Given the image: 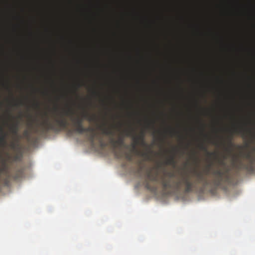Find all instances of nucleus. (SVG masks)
<instances>
[{
	"instance_id": "f03ea898",
	"label": "nucleus",
	"mask_w": 255,
	"mask_h": 255,
	"mask_svg": "<svg viewBox=\"0 0 255 255\" xmlns=\"http://www.w3.org/2000/svg\"><path fill=\"white\" fill-rule=\"evenodd\" d=\"M75 112L71 108H68L60 112L57 115L54 119L56 124L50 122L48 119L44 120L40 124L41 129L43 132H47L49 130H54L55 131H60L61 128H65L68 123L65 116L69 117L73 123L75 127V131L79 133L82 134L85 132L86 130H90L91 129L90 127L84 128L83 126V119H87L89 122H95L97 121V117L95 115H91L87 111L83 112L82 117H74Z\"/></svg>"
},
{
	"instance_id": "5701e85b",
	"label": "nucleus",
	"mask_w": 255,
	"mask_h": 255,
	"mask_svg": "<svg viewBox=\"0 0 255 255\" xmlns=\"http://www.w3.org/2000/svg\"><path fill=\"white\" fill-rule=\"evenodd\" d=\"M169 132L171 135H173L175 133H176L177 132H175L174 130H170L169 131Z\"/></svg>"
},
{
	"instance_id": "a878e982",
	"label": "nucleus",
	"mask_w": 255,
	"mask_h": 255,
	"mask_svg": "<svg viewBox=\"0 0 255 255\" xmlns=\"http://www.w3.org/2000/svg\"><path fill=\"white\" fill-rule=\"evenodd\" d=\"M193 157H194V160L196 162L198 161V158L196 157V156L195 155V153H194L193 154Z\"/></svg>"
},
{
	"instance_id": "c85d7f7f",
	"label": "nucleus",
	"mask_w": 255,
	"mask_h": 255,
	"mask_svg": "<svg viewBox=\"0 0 255 255\" xmlns=\"http://www.w3.org/2000/svg\"><path fill=\"white\" fill-rule=\"evenodd\" d=\"M238 147L239 149H241V150H242V149H243V146H241V145H238Z\"/></svg>"
},
{
	"instance_id": "f3484780",
	"label": "nucleus",
	"mask_w": 255,
	"mask_h": 255,
	"mask_svg": "<svg viewBox=\"0 0 255 255\" xmlns=\"http://www.w3.org/2000/svg\"><path fill=\"white\" fill-rule=\"evenodd\" d=\"M18 140V139H17L16 141H12L10 143L9 146L12 149L15 150L19 147Z\"/></svg>"
},
{
	"instance_id": "393cba45",
	"label": "nucleus",
	"mask_w": 255,
	"mask_h": 255,
	"mask_svg": "<svg viewBox=\"0 0 255 255\" xmlns=\"http://www.w3.org/2000/svg\"><path fill=\"white\" fill-rule=\"evenodd\" d=\"M100 145L102 147H105L106 146L105 143L104 142H103L102 140H101L100 141Z\"/></svg>"
},
{
	"instance_id": "9d476101",
	"label": "nucleus",
	"mask_w": 255,
	"mask_h": 255,
	"mask_svg": "<svg viewBox=\"0 0 255 255\" xmlns=\"http://www.w3.org/2000/svg\"><path fill=\"white\" fill-rule=\"evenodd\" d=\"M90 128L91 129V130H86L85 131V132H89L88 134V140L93 144L94 143L97 134L94 128L90 127Z\"/></svg>"
},
{
	"instance_id": "bb28decb",
	"label": "nucleus",
	"mask_w": 255,
	"mask_h": 255,
	"mask_svg": "<svg viewBox=\"0 0 255 255\" xmlns=\"http://www.w3.org/2000/svg\"><path fill=\"white\" fill-rule=\"evenodd\" d=\"M219 162L220 164H222V165H224L225 164V163H224V161L223 160H219Z\"/></svg>"
},
{
	"instance_id": "0eeeda50",
	"label": "nucleus",
	"mask_w": 255,
	"mask_h": 255,
	"mask_svg": "<svg viewBox=\"0 0 255 255\" xmlns=\"http://www.w3.org/2000/svg\"><path fill=\"white\" fill-rule=\"evenodd\" d=\"M233 130L235 133L241 134L243 138H247L248 136V133H250V135H252L250 130L247 131L242 127H235Z\"/></svg>"
},
{
	"instance_id": "7c9ffc66",
	"label": "nucleus",
	"mask_w": 255,
	"mask_h": 255,
	"mask_svg": "<svg viewBox=\"0 0 255 255\" xmlns=\"http://www.w3.org/2000/svg\"><path fill=\"white\" fill-rule=\"evenodd\" d=\"M213 144H214L215 145H218V143L217 142H214Z\"/></svg>"
},
{
	"instance_id": "c756f323",
	"label": "nucleus",
	"mask_w": 255,
	"mask_h": 255,
	"mask_svg": "<svg viewBox=\"0 0 255 255\" xmlns=\"http://www.w3.org/2000/svg\"><path fill=\"white\" fill-rule=\"evenodd\" d=\"M35 106L37 108H39V104L37 103L35 104Z\"/></svg>"
},
{
	"instance_id": "39448f33",
	"label": "nucleus",
	"mask_w": 255,
	"mask_h": 255,
	"mask_svg": "<svg viewBox=\"0 0 255 255\" xmlns=\"http://www.w3.org/2000/svg\"><path fill=\"white\" fill-rule=\"evenodd\" d=\"M212 174L214 175L212 183L215 188L221 186L222 184L228 182L229 180L228 171H223L218 169L212 171Z\"/></svg>"
},
{
	"instance_id": "9b49d317",
	"label": "nucleus",
	"mask_w": 255,
	"mask_h": 255,
	"mask_svg": "<svg viewBox=\"0 0 255 255\" xmlns=\"http://www.w3.org/2000/svg\"><path fill=\"white\" fill-rule=\"evenodd\" d=\"M200 148L202 150L206 151L207 156L209 158L214 157L215 159L218 158V154L216 152H209L208 151L207 148L206 146L203 144H201L200 145Z\"/></svg>"
},
{
	"instance_id": "423d86ee",
	"label": "nucleus",
	"mask_w": 255,
	"mask_h": 255,
	"mask_svg": "<svg viewBox=\"0 0 255 255\" xmlns=\"http://www.w3.org/2000/svg\"><path fill=\"white\" fill-rule=\"evenodd\" d=\"M110 143H111L113 148L115 156L118 158L122 157L121 153L115 150V148L118 147L122 146L124 143V139L123 137H120L118 139L115 140L113 137L110 139Z\"/></svg>"
},
{
	"instance_id": "dca6fc26",
	"label": "nucleus",
	"mask_w": 255,
	"mask_h": 255,
	"mask_svg": "<svg viewBox=\"0 0 255 255\" xmlns=\"http://www.w3.org/2000/svg\"><path fill=\"white\" fill-rule=\"evenodd\" d=\"M138 145H141L145 148V151H141V152H149V148H150V150H152V145L148 144L145 141V139L139 141Z\"/></svg>"
},
{
	"instance_id": "4be33fe9",
	"label": "nucleus",
	"mask_w": 255,
	"mask_h": 255,
	"mask_svg": "<svg viewBox=\"0 0 255 255\" xmlns=\"http://www.w3.org/2000/svg\"><path fill=\"white\" fill-rule=\"evenodd\" d=\"M161 165H162V163L160 162H158L157 163V167H156V169L157 170L158 168H159L160 167H161Z\"/></svg>"
},
{
	"instance_id": "ddd939ff",
	"label": "nucleus",
	"mask_w": 255,
	"mask_h": 255,
	"mask_svg": "<svg viewBox=\"0 0 255 255\" xmlns=\"http://www.w3.org/2000/svg\"><path fill=\"white\" fill-rule=\"evenodd\" d=\"M101 130H102L103 133L105 135H110L111 136H113L114 135V132L110 128L103 127L101 128Z\"/></svg>"
},
{
	"instance_id": "412c9836",
	"label": "nucleus",
	"mask_w": 255,
	"mask_h": 255,
	"mask_svg": "<svg viewBox=\"0 0 255 255\" xmlns=\"http://www.w3.org/2000/svg\"><path fill=\"white\" fill-rule=\"evenodd\" d=\"M126 158L129 160V161H131V159H132V157H131V155H130L129 154H127L126 155Z\"/></svg>"
},
{
	"instance_id": "6e6552de",
	"label": "nucleus",
	"mask_w": 255,
	"mask_h": 255,
	"mask_svg": "<svg viewBox=\"0 0 255 255\" xmlns=\"http://www.w3.org/2000/svg\"><path fill=\"white\" fill-rule=\"evenodd\" d=\"M7 133L6 132L3 128L0 126V145L2 146H5L6 145V138Z\"/></svg>"
},
{
	"instance_id": "1a4fd4ad",
	"label": "nucleus",
	"mask_w": 255,
	"mask_h": 255,
	"mask_svg": "<svg viewBox=\"0 0 255 255\" xmlns=\"http://www.w3.org/2000/svg\"><path fill=\"white\" fill-rule=\"evenodd\" d=\"M164 164L167 165H172L173 166H175L176 164L175 153H173L168 156L164 162Z\"/></svg>"
},
{
	"instance_id": "473e14b6",
	"label": "nucleus",
	"mask_w": 255,
	"mask_h": 255,
	"mask_svg": "<svg viewBox=\"0 0 255 255\" xmlns=\"http://www.w3.org/2000/svg\"><path fill=\"white\" fill-rule=\"evenodd\" d=\"M0 105H1V103H0Z\"/></svg>"
},
{
	"instance_id": "2f4dec72",
	"label": "nucleus",
	"mask_w": 255,
	"mask_h": 255,
	"mask_svg": "<svg viewBox=\"0 0 255 255\" xmlns=\"http://www.w3.org/2000/svg\"><path fill=\"white\" fill-rule=\"evenodd\" d=\"M80 87V85H78V88H79Z\"/></svg>"
},
{
	"instance_id": "b1692460",
	"label": "nucleus",
	"mask_w": 255,
	"mask_h": 255,
	"mask_svg": "<svg viewBox=\"0 0 255 255\" xmlns=\"http://www.w3.org/2000/svg\"><path fill=\"white\" fill-rule=\"evenodd\" d=\"M23 105V102L22 101L19 102V103H16L14 104L15 106H18L19 105Z\"/></svg>"
},
{
	"instance_id": "a211bd4d",
	"label": "nucleus",
	"mask_w": 255,
	"mask_h": 255,
	"mask_svg": "<svg viewBox=\"0 0 255 255\" xmlns=\"http://www.w3.org/2000/svg\"><path fill=\"white\" fill-rule=\"evenodd\" d=\"M213 165V162L211 161L210 163L207 165L206 168L205 170V174L206 175H209L210 173V170Z\"/></svg>"
},
{
	"instance_id": "4468645a",
	"label": "nucleus",
	"mask_w": 255,
	"mask_h": 255,
	"mask_svg": "<svg viewBox=\"0 0 255 255\" xmlns=\"http://www.w3.org/2000/svg\"><path fill=\"white\" fill-rule=\"evenodd\" d=\"M232 135H231L228 137V146L226 147L225 149L227 151L231 153L232 151V147L233 146L234 144L232 141Z\"/></svg>"
},
{
	"instance_id": "7ed1b4c3",
	"label": "nucleus",
	"mask_w": 255,
	"mask_h": 255,
	"mask_svg": "<svg viewBox=\"0 0 255 255\" xmlns=\"http://www.w3.org/2000/svg\"><path fill=\"white\" fill-rule=\"evenodd\" d=\"M240 157L249 160L248 164H245L243 162L239 159L236 156L233 157V162L236 167L239 170L244 169L248 172L253 173L255 171V167L254 164L255 163V156H254L251 152L241 151L240 152Z\"/></svg>"
},
{
	"instance_id": "20e7f679",
	"label": "nucleus",
	"mask_w": 255,
	"mask_h": 255,
	"mask_svg": "<svg viewBox=\"0 0 255 255\" xmlns=\"http://www.w3.org/2000/svg\"><path fill=\"white\" fill-rule=\"evenodd\" d=\"M126 135L128 136H131L133 141V143L131 144L132 150L134 151L136 154L143 157L147 160H152V154L153 153V150L149 148V152H141L140 150L137 148V146L139 144V141L144 139V133L141 132L139 135H135L131 130L126 131Z\"/></svg>"
},
{
	"instance_id": "f257e3e1",
	"label": "nucleus",
	"mask_w": 255,
	"mask_h": 255,
	"mask_svg": "<svg viewBox=\"0 0 255 255\" xmlns=\"http://www.w3.org/2000/svg\"><path fill=\"white\" fill-rule=\"evenodd\" d=\"M194 174L196 179L195 182H193L190 180L188 176L183 175L182 179H178L176 180H172L175 177V174L171 172H164L163 174L160 177L157 170L153 172L151 169L147 170L145 173L144 184L145 188L151 192H155L157 190V187L155 183H160L164 190L171 189L175 191H179L181 189L182 184L185 185V191L186 192L192 191L196 184H202L204 187L210 184L203 173L197 170L194 171Z\"/></svg>"
},
{
	"instance_id": "2eb2a0df",
	"label": "nucleus",
	"mask_w": 255,
	"mask_h": 255,
	"mask_svg": "<svg viewBox=\"0 0 255 255\" xmlns=\"http://www.w3.org/2000/svg\"><path fill=\"white\" fill-rule=\"evenodd\" d=\"M138 145H141L145 148V151H141V152H149V148H150V150H152V145L148 144L145 141V139L139 141Z\"/></svg>"
},
{
	"instance_id": "6ab92c4d",
	"label": "nucleus",
	"mask_w": 255,
	"mask_h": 255,
	"mask_svg": "<svg viewBox=\"0 0 255 255\" xmlns=\"http://www.w3.org/2000/svg\"><path fill=\"white\" fill-rule=\"evenodd\" d=\"M7 170V166L6 165L5 161H3L2 162V166L0 168L1 172L6 171Z\"/></svg>"
},
{
	"instance_id": "f8f14e48",
	"label": "nucleus",
	"mask_w": 255,
	"mask_h": 255,
	"mask_svg": "<svg viewBox=\"0 0 255 255\" xmlns=\"http://www.w3.org/2000/svg\"><path fill=\"white\" fill-rule=\"evenodd\" d=\"M10 130L11 132L14 135H17L19 129V122L16 121L12 123L10 126Z\"/></svg>"
},
{
	"instance_id": "cd10ccee",
	"label": "nucleus",
	"mask_w": 255,
	"mask_h": 255,
	"mask_svg": "<svg viewBox=\"0 0 255 255\" xmlns=\"http://www.w3.org/2000/svg\"><path fill=\"white\" fill-rule=\"evenodd\" d=\"M142 170V167H140L139 169H138V172H140Z\"/></svg>"
},
{
	"instance_id": "aec40b11",
	"label": "nucleus",
	"mask_w": 255,
	"mask_h": 255,
	"mask_svg": "<svg viewBox=\"0 0 255 255\" xmlns=\"http://www.w3.org/2000/svg\"><path fill=\"white\" fill-rule=\"evenodd\" d=\"M23 135L27 138H28L29 136V133L28 130H25L23 132Z\"/></svg>"
}]
</instances>
